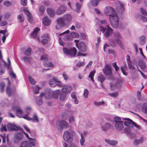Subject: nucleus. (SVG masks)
<instances>
[{"mask_svg":"<svg viewBox=\"0 0 147 147\" xmlns=\"http://www.w3.org/2000/svg\"><path fill=\"white\" fill-rule=\"evenodd\" d=\"M44 95V94H41L40 96L36 98V102L38 105H40L42 104L43 102L41 97L42 96H43Z\"/></svg>","mask_w":147,"mask_h":147,"instance_id":"20","label":"nucleus"},{"mask_svg":"<svg viewBox=\"0 0 147 147\" xmlns=\"http://www.w3.org/2000/svg\"><path fill=\"white\" fill-rule=\"evenodd\" d=\"M20 147H32L30 143L28 141L23 142L21 144Z\"/></svg>","mask_w":147,"mask_h":147,"instance_id":"19","label":"nucleus"},{"mask_svg":"<svg viewBox=\"0 0 147 147\" xmlns=\"http://www.w3.org/2000/svg\"><path fill=\"white\" fill-rule=\"evenodd\" d=\"M63 138L65 141L71 143L73 141L72 134L68 131H66L63 134Z\"/></svg>","mask_w":147,"mask_h":147,"instance_id":"5","label":"nucleus"},{"mask_svg":"<svg viewBox=\"0 0 147 147\" xmlns=\"http://www.w3.org/2000/svg\"><path fill=\"white\" fill-rule=\"evenodd\" d=\"M105 78L104 76L102 75H100L98 77V80L102 83L105 80Z\"/></svg>","mask_w":147,"mask_h":147,"instance_id":"36","label":"nucleus"},{"mask_svg":"<svg viewBox=\"0 0 147 147\" xmlns=\"http://www.w3.org/2000/svg\"><path fill=\"white\" fill-rule=\"evenodd\" d=\"M24 137L22 134L21 133H17L14 136V138L15 140H20L22 139Z\"/></svg>","mask_w":147,"mask_h":147,"instance_id":"15","label":"nucleus"},{"mask_svg":"<svg viewBox=\"0 0 147 147\" xmlns=\"http://www.w3.org/2000/svg\"><path fill=\"white\" fill-rule=\"evenodd\" d=\"M77 50L75 47L71 48L69 49V55L74 56L76 54Z\"/></svg>","mask_w":147,"mask_h":147,"instance_id":"24","label":"nucleus"},{"mask_svg":"<svg viewBox=\"0 0 147 147\" xmlns=\"http://www.w3.org/2000/svg\"><path fill=\"white\" fill-rule=\"evenodd\" d=\"M70 35L72 38H77L79 36V35L76 32H72L70 33Z\"/></svg>","mask_w":147,"mask_h":147,"instance_id":"39","label":"nucleus"},{"mask_svg":"<svg viewBox=\"0 0 147 147\" xmlns=\"http://www.w3.org/2000/svg\"><path fill=\"white\" fill-rule=\"evenodd\" d=\"M24 61L26 63H30L31 61V58L30 57L25 56L23 58Z\"/></svg>","mask_w":147,"mask_h":147,"instance_id":"43","label":"nucleus"},{"mask_svg":"<svg viewBox=\"0 0 147 147\" xmlns=\"http://www.w3.org/2000/svg\"><path fill=\"white\" fill-rule=\"evenodd\" d=\"M66 10V8L64 6H62L58 8L56 11V13L58 15L64 13Z\"/></svg>","mask_w":147,"mask_h":147,"instance_id":"9","label":"nucleus"},{"mask_svg":"<svg viewBox=\"0 0 147 147\" xmlns=\"http://www.w3.org/2000/svg\"><path fill=\"white\" fill-rule=\"evenodd\" d=\"M99 28L100 31L104 32V36L105 37L107 38L111 36L113 31V30L108 25H107L105 28L102 26H100Z\"/></svg>","mask_w":147,"mask_h":147,"instance_id":"3","label":"nucleus"},{"mask_svg":"<svg viewBox=\"0 0 147 147\" xmlns=\"http://www.w3.org/2000/svg\"><path fill=\"white\" fill-rule=\"evenodd\" d=\"M53 79L56 82L58 83V84H57V86L59 87H61L63 86V84L61 82L59 81L57 78H56L53 77Z\"/></svg>","mask_w":147,"mask_h":147,"instance_id":"38","label":"nucleus"},{"mask_svg":"<svg viewBox=\"0 0 147 147\" xmlns=\"http://www.w3.org/2000/svg\"><path fill=\"white\" fill-rule=\"evenodd\" d=\"M7 21L3 20L0 23V25L1 26H3L7 24Z\"/></svg>","mask_w":147,"mask_h":147,"instance_id":"59","label":"nucleus"},{"mask_svg":"<svg viewBox=\"0 0 147 147\" xmlns=\"http://www.w3.org/2000/svg\"><path fill=\"white\" fill-rule=\"evenodd\" d=\"M56 82L55 80L53 79V77L52 79L50 80L49 81V84L52 87H55L57 85Z\"/></svg>","mask_w":147,"mask_h":147,"instance_id":"33","label":"nucleus"},{"mask_svg":"<svg viewBox=\"0 0 147 147\" xmlns=\"http://www.w3.org/2000/svg\"><path fill=\"white\" fill-rule=\"evenodd\" d=\"M47 11L48 13L51 17L53 16L55 14V12L54 11V10L51 8H47Z\"/></svg>","mask_w":147,"mask_h":147,"instance_id":"27","label":"nucleus"},{"mask_svg":"<svg viewBox=\"0 0 147 147\" xmlns=\"http://www.w3.org/2000/svg\"><path fill=\"white\" fill-rule=\"evenodd\" d=\"M62 76L64 80H67L68 79L69 77L68 76L65 72H63V73Z\"/></svg>","mask_w":147,"mask_h":147,"instance_id":"58","label":"nucleus"},{"mask_svg":"<svg viewBox=\"0 0 147 147\" xmlns=\"http://www.w3.org/2000/svg\"><path fill=\"white\" fill-rule=\"evenodd\" d=\"M40 30V29L38 27H36L34 30L31 34V36L34 38H36L37 37L38 32Z\"/></svg>","mask_w":147,"mask_h":147,"instance_id":"23","label":"nucleus"},{"mask_svg":"<svg viewBox=\"0 0 147 147\" xmlns=\"http://www.w3.org/2000/svg\"><path fill=\"white\" fill-rule=\"evenodd\" d=\"M67 97V94L64 92L61 91V93L60 94L59 99L60 100L62 101H65Z\"/></svg>","mask_w":147,"mask_h":147,"instance_id":"21","label":"nucleus"},{"mask_svg":"<svg viewBox=\"0 0 147 147\" xmlns=\"http://www.w3.org/2000/svg\"><path fill=\"white\" fill-rule=\"evenodd\" d=\"M116 12L115 10L113 8L109 6L106 7L104 10V13L106 15L109 17L113 13Z\"/></svg>","mask_w":147,"mask_h":147,"instance_id":"6","label":"nucleus"},{"mask_svg":"<svg viewBox=\"0 0 147 147\" xmlns=\"http://www.w3.org/2000/svg\"><path fill=\"white\" fill-rule=\"evenodd\" d=\"M7 128L9 130L18 131L19 129V128L16 125H12L11 124H9L7 126Z\"/></svg>","mask_w":147,"mask_h":147,"instance_id":"12","label":"nucleus"},{"mask_svg":"<svg viewBox=\"0 0 147 147\" xmlns=\"http://www.w3.org/2000/svg\"><path fill=\"white\" fill-rule=\"evenodd\" d=\"M5 84L3 82H1L0 84V90L2 92L4 90Z\"/></svg>","mask_w":147,"mask_h":147,"instance_id":"50","label":"nucleus"},{"mask_svg":"<svg viewBox=\"0 0 147 147\" xmlns=\"http://www.w3.org/2000/svg\"><path fill=\"white\" fill-rule=\"evenodd\" d=\"M105 141L108 144L112 146H115L117 143V141L115 140L105 139Z\"/></svg>","mask_w":147,"mask_h":147,"instance_id":"28","label":"nucleus"},{"mask_svg":"<svg viewBox=\"0 0 147 147\" xmlns=\"http://www.w3.org/2000/svg\"><path fill=\"white\" fill-rule=\"evenodd\" d=\"M133 126L134 125L135 127L139 129H140L141 127L140 126L137 124L136 123L134 122L133 121Z\"/></svg>","mask_w":147,"mask_h":147,"instance_id":"63","label":"nucleus"},{"mask_svg":"<svg viewBox=\"0 0 147 147\" xmlns=\"http://www.w3.org/2000/svg\"><path fill=\"white\" fill-rule=\"evenodd\" d=\"M11 4L12 3L8 1H5L3 2L4 5L7 7L10 6Z\"/></svg>","mask_w":147,"mask_h":147,"instance_id":"48","label":"nucleus"},{"mask_svg":"<svg viewBox=\"0 0 147 147\" xmlns=\"http://www.w3.org/2000/svg\"><path fill=\"white\" fill-rule=\"evenodd\" d=\"M96 72V71L95 70H94L92 71L91 72L88 76V77L89 78H90L91 80L93 81H94V74H95Z\"/></svg>","mask_w":147,"mask_h":147,"instance_id":"37","label":"nucleus"},{"mask_svg":"<svg viewBox=\"0 0 147 147\" xmlns=\"http://www.w3.org/2000/svg\"><path fill=\"white\" fill-rule=\"evenodd\" d=\"M89 92L87 89H85L84 92V96L85 98H87L88 96Z\"/></svg>","mask_w":147,"mask_h":147,"instance_id":"54","label":"nucleus"},{"mask_svg":"<svg viewBox=\"0 0 147 147\" xmlns=\"http://www.w3.org/2000/svg\"><path fill=\"white\" fill-rule=\"evenodd\" d=\"M74 41L76 43V45L77 46L79 51L82 52L85 51L86 49V46L83 42H80L79 46H78V40H75Z\"/></svg>","mask_w":147,"mask_h":147,"instance_id":"8","label":"nucleus"},{"mask_svg":"<svg viewBox=\"0 0 147 147\" xmlns=\"http://www.w3.org/2000/svg\"><path fill=\"white\" fill-rule=\"evenodd\" d=\"M111 68V67L109 65H106L105 68L102 70L105 76H111L112 75V72Z\"/></svg>","mask_w":147,"mask_h":147,"instance_id":"7","label":"nucleus"},{"mask_svg":"<svg viewBox=\"0 0 147 147\" xmlns=\"http://www.w3.org/2000/svg\"><path fill=\"white\" fill-rule=\"evenodd\" d=\"M138 64L142 69H145L146 67V66L145 63L142 61H139L138 62Z\"/></svg>","mask_w":147,"mask_h":147,"instance_id":"26","label":"nucleus"},{"mask_svg":"<svg viewBox=\"0 0 147 147\" xmlns=\"http://www.w3.org/2000/svg\"><path fill=\"white\" fill-rule=\"evenodd\" d=\"M63 53L69 55V49H68L66 48H64L63 49Z\"/></svg>","mask_w":147,"mask_h":147,"instance_id":"61","label":"nucleus"},{"mask_svg":"<svg viewBox=\"0 0 147 147\" xmlns=\"http://www.w3.org/2000/svg\"><path fill=\"white\" fill-rule=\"evenodd\" d=\"M9 75L11 76L13 78H16V75L12 71H11Z\"/></svg>","mask_w":147,"mask_h":147,"instance_id":"64","label":"nucleus"},{"mask_svg":"<svg viewBox=\"0 0 147 147\" xmlns=\"http://www.w3.org/2000/svg\"><path fill=\"white\" fill-rule=\"evenodd\" d=\"M20 1L22 5L24 6H26L27 4V0H21Z\"/></svg>","mask_w":147,"mask_h":147,"instance_id":"60","label":"nucleus"},{"mask_svg":"<svg viewBox=\"0 0 147 147\" xmlns=\"http://www.w3.org/2000/svg\"><path fill=\"white\" fill-rule=\"evenodd\" d=\"M63 39L67 41L71 40V37L70 35L67 34L64 36Z\"/></svg>","mask_w":147,"mask_h":147,"instance_id":"45","label":"nucleus"},{"mask_svg":"<svg viewBox=\"0 0 147 147\" xmlns=\"http://www.w3.org/2000/svg\"><path fill=\"white\" fill-rule=\"evenodd\" d=\"M99 1V0H92L91 2L93 6H96L98 5Z\"/></svg>","mask_w":147,"mask_h":147,"instance_id":"46","label":"nucleus"},{"mask_svg":"<svg viewBox=\"0 0 147 147\" xmlns=\"http://www.w3.org/2000/svg\"><path fill=\"white\" fill-rule=\"evenodd\" d=\"M6 91L7 94L9 96H10L12 94V92L11 89L9 87V86H7L6 88Z\"/></svg>","mask_w":147,"mask_h":147,"instance_id":"40","label":"nucleus"},{"mask_svg":"<svg viewBox=\"0 0 147 147\" xmlns=\"http://www.w3.org/2000/svg\"><path fill=\"white\" fill-rule=\"evenodd\" d=\"M140 41L139 43L141 45H143L146 42V36L145 35H142L140 38Z\"/></svg>","mask_w":147,"mask_h":147,"instance_id":"31","label":"nucleus"},{"mask_svg":"<svg viewBox=\"0 0 147 147\" xmlns=\"http://www.w3.org/2000/svg\"><path fill=\"white\" fill-rule=\"evenodd\" d=\"M63 18H61L57 20V22L60 26L63 27L65 25V23Z\"/></svg>","mask_w":147,"mask_h":147,"instance_id":"22","label":"nucleus"},{"mask_svg":"<svg viewBox=\"0 0 147 147\" xmlns=\"http://www.w3.org/2000/svg\"><path fill=\"white\" fill-rule=\"evenodd\" d=\"M75 5L76 7V11L78 13H79L82 7V4H79L77 2L76 3Z\"/></svg>","mask_w":147,"mask_h":147,"instance_id":"34","label":"nucleus"},{"mask_svg":"<svg viewBox=\"0 0 147 147\" xmlns=\"http://www.w3.org/2000/svg\"><path fill=\"white\" fill-rule=\"evenodd\" d=\"M49 39V36L47 34H45L43 36V39L42 40L41 42L43 45L47 44Z\"/></svg>","mask_w":147,"mask_h":147,"instance_id":"17","label":"nucleus"},{"mask_svg":"<svg viewBox=\"0 0 147 147\" xmlns=\"http://www.w3.org/2000/svg\"><path fill=\"white\" fill-rule=\"evenodd\" d=\"M63 122H65L64 121H62L58 122L57 124V127L58 129H60L64 127V123H62Z\"/></svg>","mask_w":147,"mask_h":147,"instance_id":"29","label":"nucleus"},{"mask_svg":"<svg viewBox=\"0 0 147 147\" xmlns=\"http://www.w3.org/2000/svg\"><path fill=\"white\" fill-rule=\"evenodd\" d=\"M28 78L29 79V81L31 84L33 85H34L36 84V81L35 80L31 78V76H28Z\"/></svg>","mask_w":147,"mask_h":147,"instance_id":"47","label":"nucleus"},{"mask_svg":"<svg viewBox=\"0 0 147 147\" xmlns=\"http://www.w3.org/2000/svg\"><path fill=\"white\" fill-rule=\"evenodd\" d=\"M115 129L118 131H121L124 128V125L122 122L115 123Z\"/></svg>","mask_w":147,"mask_h":147,"instance_id":"10","label":"nucleus"},{"mask_svg":"<svg viewBox=\"0 0 147 147\" xmlns=\"http://www.w3.org/2000/svg\"><path fill=\"white\" fill-rule=\"evenodd\" d=\"M114 121L116 122V123H117V122H122L121 121V119L119 117H114Z\"/></svg>","mask_w":147,"mask_h":147,"instance_id":"53","label":"nucleus"},{"mask_svg":"<svg viewBox=\"0 0 147 147\" xmlns=\"http://www.w3.org/2000/svg\"><path fill=\"white\" fill-rule=\"evenodd\" d=\"M111 127V125L108 123H106L104 125H101V129L103 131H105L107 129H110Z\"/></svg>","mask_w":147,"mask_h":147,"instance_id":"13","label":"nucleus"},{"mask_svg":"<svg viewBox=\"0 0 147 147\" xmlns=\"http://www.w3.org/2000/svg\"><path fill=\"white\" fill-rule=\"evenodd\" d=\"M61 117L63 119H66L68 117V114L65 112H63L61 114Z\"/></svg>","mask_w":147,"mask_h":147,"instance_id":"42","label":"nucleus"},{"mask_svg":"<svg viewBox=\"0 0 147 147\" xmlns=\"http://www.w3.org/2000/svg\"><path fill=\"white\" fill-rule=\"evenodd\" d=\"M40 60H43L44 61H46L48 60V58L47 55H44L41 56Z\"/></svg>","mask_w":147,"mask_h":147,"instance_id":"51","label":"nucleus"},{"mask_svg":"<svg viewBox=\"0 0 147 147\" xmlns=\"http://www.w3.org/2000/svg\"><path fill=\"white\" fill-rule=\"evenodd\" d=\"M71 90V88L70 86H64L62 89L61 91L66 94L69 92Z\"/></svg>","mask_w":147,"mask_h":147,"instance_id":"16","label":"nucleus"},{"mask_svg":"<svg viewBox=\"0 0 147 147\" xmlns=\"http://www.w3.org/2000/svg\"><path fill=\"white\" fill-rule=\"evenodd\" d=\"M133 121L131 120L130 121H126L124 122V124L127 127L124 129V131L128 134H130L131 133V130L133 128Z\"/></svg>","mask_w":147,"mask_h":147,"instance_id":"4","label":"nucleus"},{"mask_svg":"<svg viewBox=\"0 0 147 147\" xmlns=\"http://www.w3.org/2000/svg\"><path fill=\"white\" fill-rule=\"evenodd\" d=\"M144 140V138L141 137L140 139L135 140L134 141V144L135 145H137L138 144L142 143Z\"/></svg>","mask_w":147,"mask_h":147,"instance_id":"32","label":"nucleus"},{"mask_svg":"<svg viewBox=\"0 0 147 147\" xmlns=\"http://www.w3.org/2000/svg\"><path fill=\"white\" fill-rule=\"evenodd\" d=\"M81 138L80 140V143L81 145H83L85 142V139L83 134H81Z\"/></svg>","mask_w":147,"mask_h":147,"instance_id":"41","label":"nucleus"},{"mask_svg":"<svg viewBox=\"0 0 147 147\" xmlns=\"http://www.w3.org/2000/svg\"><path fill=\"white\" fill-rule=\"evenodd\" d=\"M12 109L13 111L16 112V115L19 117L23 118L28 120H30L32 119L31 118L28 117V113L26 115L23 116V111L19 106H13L12 107Z\"/></svg>","mask_w":147,"mask_h":147,"instance_id":"1","label":"nucleus"},{"mask_svg":"<svg viewBox=\"0 0 147 147\" xmlns=\"http://www.w3.org/2000/svg\"><path fill=\"white\" fill-rule=\"evenodd\" d=\"M25 13L27 16V19L29 22L32 23L33 22V18L30 13L27 11H26Z\"/></svg>","mask_w":147,"mask_h":147,"instance_id":"18","label":"nucleus"},{"mask_svg":"<svg viewBox=\"0 0 147 147\" xmlns=\"http://www.w3.org/2000/svg\"><path fill=\"white\" fill-rule=\"evenodd\" d=\"M31 51L32 49L30 48H28L25 51L24 54L26 55H30Z\"/></svg>","mask_w":147,"mask_h":147,"instance_id":"44","label":"nucleus"},{"mask_svg":"<svg viewBox=\"0 0 147 147\" xmlns=\"http://www.w3.org/2000/svg\"><path fill=\"white\" fill-rule=\"evenodd\" d=\"M31 118L32 119L31 120H32L34 121H35L37 122L39 121V120L38 116L36 114H34L32 119V118Z\"/></svg>","mask_w":147,"mask_h":147,"instance_id":"56","label":"nucleus"},{"mask_svg":"<svg viewBox=\"0 0 147 147\" xmlns=\"http://www.w3.org/2000/svg\"><path fill=\"white\" fill-rule=\"evenodd\" d=\"M63 18L64 21L67 22H70L72 19V16L69 14H64L63 16Z\"/></svg>","mask_w":147,"mask_h":147,"instance_id":"14","label":"nucleus"},{"mask_svg":"<svg viewBox=\"0 0 147 147\" xmlns=\"http://www.w3.org/2000/svg\"><path fill=\"white\" fill-rule=\"evenodd\" d=\"M140 11L141 13L142 14L145 15H146L147 13L145 11V9L142 8H140Z\"/></svg>","mask_w":147,"mask_h":147,"instance_id":"62","label":"nucleus"},{"mask_svg":"<svg viewBox=\"0 0 147 147\" xmlns=\"http://www.w3.org/2000/svg\"><path fill=\"white\" fill-rule=\"evenodd\" d=\"M42 22L43 24L46 26H49L51 22V20H50L47 16H45L42 19Z\"/></svg>","mask_w":147,"mask_h":147,"instance_id":"11","label":"nucleus"},{"mask_svg":"<svg viewBox=\"0 0 147 147\" xmlns=\"http://www.w3.org/2000/svg\"><path fill=\"white\" fill-rule=\"evenodd\" d=\"M75 121V119L73 115L70 116L69 119V121L70 123L71 124Z\"/></svg>","mask_w":147,"mask_h":147,"instance_id":"49","label":"nucleus"},{"mask_svg":"<svg viewBox=\"0 0 147 147\" xmlns=\"http://www.w3.org/2000/svg\"><path fill=\"white\" fill-rule=\"evenodd\" d=\"M109 94L112 97H116L118 96V94L117 92H115L112 93H109Z\"/></svg>","mask_w":147,"mask_h":147,"instance_id":"57","label":"nucleus"},{"mask_svg":"<svg viewBox=\"0 0 147 147\" xmlns=\"http://www.w3.org/2000/svg\"><path fill=\"white\" fill-rule=\"evenodd\" d=\"M95 105L96 106H99L101 105H103L105 104L104 102L103 101L100 102H95Z\"/></svg>","mask_w":147,"mask_h":147,"instance_id":"55","label":"nucleus"},{"mask_svg":"<svg viewBox=\"0 0 147 147\" xmlns=\"http://www.w3.org/2000/svg\"><path fill=\"white\" fill-rule=\"evenodd\" d=\"M44 66L46 67H54V65L51 62H49L47 63H44Z\"/></svg>","mask_w":147,"mask_h":147,"instance_id":"52","label":"nucleus"},{"mask_svg":"<svg viewBox=\"0 0 147 147\" xmlns=\"http://www.w3.org/2000/svg\"><path fill=\"white\" fill-rule=\"evenodd\" d=\"M45 7L44 5H41L39 9V12L40 13V15L42 16L43 13H44L45 11Z\"/></svg>","mask_w":147,"mask_h":147,"instance_id":"35","label":"nucleus"},{"mask_svg":"<svg viewBox=\"0 0 147 147\" xmlns=\"http://www.w3.org/2000/svg\"><path fill=\"white\" fill-rule=\"evenodd\" d=\"M142 111L144 113L147 114V102L144 103L142 107Z\"/></svg>","mask_w":147,"mask_h":147,"instance_id":"25","label":"nucleus"},{"mask_svg":"<svg viewBox=\"0 0 147 147\" xmlns=\"http://www.w3.org/2000/svg\"><path fill=\"white\" fill-rule=\"evenodd\" d=\"M109 20L112 27L114 28H117L119 25V17L116 12L113 13L109 17Z\"/></svg>","mask_w":147,"mask_h":147,"instance_id":"2","label":"nucleus"},{"mask_svg":"<svg viewBox=\"0 0 147 147\" xmlns=\"http://www.w3.org/2000/svg\"><path fill=\"white\" fill-rule=\"evenodd\" d=\"M60 92L59 90H57L55 91L52 94L53 97L55 98H57L59 95L60 94Z\"/></svg>","mask_w":147,"mask_h":147,"instance_id":"30","label":"nucleus"}]
</instances>
